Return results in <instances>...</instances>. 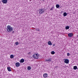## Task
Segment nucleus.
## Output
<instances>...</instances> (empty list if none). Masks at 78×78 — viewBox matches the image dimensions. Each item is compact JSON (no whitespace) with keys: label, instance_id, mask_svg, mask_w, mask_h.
<instances>
[{"label":"nucleus","instance_id":"nucleus-26","mask_svg":"<svg viewBox=\"0 0 78 78\" xmlns=\"http://www.w3.org/2000/svg\"><path fill=\"white\" fill-rule=\"evenodd\" d=\"M56 66L55 67V68H56Z\"/></svg>","mask_w":78,"mask_h":78},{"label":"nucleus","instance_id":"nucleus-8","mask_svg":"<svg viewBox=\"0 0 78 78\" xmlns=\"http://www.w3.org/2000/svg\"><path fill=\"white\" fill-rule=\"evenodd\" d=\"M15 66H16L18 67L20 66V63H19V62H17L16 63Z\"/></svg>","mask_w":78,"mask_h":78},{"label":"nucleus","instance_id":"nucleus-19","mask_svg":"<svg viewBox=\"0 0 78 78\" xmlns=\"http://www.w3.org/2000/svg\"><path fill=\"white\" fill-rule=\"evenodd\" d=\"M31 69V67L29 66L28 67L27 69V70H30Z\"/></svg>","mask_w":78,"mask_h":78},{"label":"nucleus","instance_id":"nucleus-14","mask_svg":"<svg viewBox=\"0 0 78 78\" xmlns=\"http://www.w3.org/2000/svg\"><path fill=\"white\" fill-rule=\"evenodd\" d=\"M10 58H11V59H12V58H14V55H11L10 56Z\"/></svg>","mask_w":78,"mask_h":78},{"label":"nucleus","instance_id":"nucleus-18","mask_svg":"<svg viewBox=\"0 0 78 78\" xmlns=\"http://www.w3.org/2000/svg\"><path fill=\"white\" fill-rule=\"evenodd\" d=\"M51 55H55V52L54 51H52L51 52Z\"/></svg>","mask_w":78,"mask_h":78},{"label":"nucleus","instance_id":"nucleus-16","mask_svg":"<svg viewBox=\"0 0 78 78\" xmlns=\"http://www.w3.org/2000/svg\"><path fill=\"white\" fill-rule=\"evenodd\" d=\"M64 16H67V13L66 12H65L63 13Z\"/></svg>","mask_w":78,"mask_h":78},{"label":"nucleus","instance_id":"nucleus-27","mask_svg":"<svg viewBox=\"0 0 78 78\" xmlns=\"http://www.w3.org/2000/svg\"><path fill=\"white\" fill-rule=\"evenodd\" d=\"M13 33H14V31L13 32Z\"/></svg>","mask_w":78,"mask_h":78},{"label":"nucleus","instance_id":"nucleus-4","mask_svg":"<svg viewBox=\"0 0 78 78\" xmlns=\"http://www.w3.org/2000/svg\"><path fill=\"white\" fill-rule=\"evenodd\" d=\"M45 62H51V58H49L48 59H46L45 60Z\"/></svg>","mask_w":78,"mask_h":78},{"label":"nucleus","instance_id":"nucleus-11","mask_svg":"<svg viewBox=\"0 0 78 78\" xmlns=\"http://www.w3.org/2000/svg\"><path fill=\"white\" fill-rule=\"evenodd\" d=\"M24 61H25V60L23 59H21L20 60V62L21 63H23V62H24Z\"/></svg>","mask_w":78,"mask_h":78},{"label":"nucleus","instance_id":"nucleus-20","mask_svg":"<svg viewBox=\"0 0 78 78\" xmlns=\"http://www.w3.org/2000/svg\"><path fill=\"white\" fill-rule=\"evenodd\" d=\"M19 44V42H18V41L15 43V44L16 45H18Z\"/></svg>","mask_w":78,"mask_h":78},{"label":"nucleus","instance_id":"nucleus-9","mask_svg":"<svg viewBox=\"0 0 78 78\" xmlns=\"http://www.w3.org/2000/svg\"><path fill=\"white\" fill-rule=\"evenodd\" d=\"M2 2L3 3H4V4H6L7 2H8V0H2Z\"/></svg>","mask_w":78,"mask_h":78},{"label":"nucleus","instance_id":"nucleus-22","mask_svg":"<svg viewBox=\"0 0 78 78\" xmlns=\"http://www.w3.org/2000/svg\"><path fill=\"white\" fill-rule=\"evenodd\" d=\"M67 56H70V54L69 53H67Z\"/></svg>","mask_w":78,"mask_h":78},{"label":"nucleus","instance_id":"nucleus-13","mask_svg":"<svg viewBox=\"0 0 78 78\" xmlns=\"http://www.w3.org/2000/svg\"><path fill=\"white\" fill-rule=\"evenodd\" d=\"M73 69L74 70H76V69H77V66H74Z\"/></svg>","mask_w":78,"mask_h":78},{"label":"nucleus","instance_id":"nucleus-17","mask_svg":"<svg viewBox=\"0 0 78 78\" xmlns=\"http://www.w3.org/2000/svg\"><path fill=\"white\" fill-rule=\"evenodd\" d=\"M65 29L66 30H68L69 29V26H66V27H65Z\"/></svg>","mask_w":78,"mask_h":78},{"label":"nucleus","instance_id":"nucleus-15","mask_svg":"<svg viewBox=\"0 0 78 78\" xmlns=\"http://www.w3.org/2000/svg\"><path fill=\"white\" fill-rule=\"evenodd\" d=\"M59 5H58V4H57L56 5V7L57 8H59Z\"/></svg>","mask_w":78,"mask_h":78},{"label":"nucleus","instance_id":"nucleus-6","mask_svg":"<svg viewBox=\"0 0 78 78\" xmlns=\"http://www.w3.org/2000/svg\"><path fill=\"white\" fill-rule=\"evenodd\" d=\"M73 35V33H70L68 34V37H72Z\"/></svg>","mask_w":78,"mask_h":78},{"label":"nucleus","instance_id":"nucleus-12","mask_svg":"<svg viewBox=\"0 0 78 78\" xmlns=\"http://www.w3.org/2000/svg\"><path fill=\"white\" fill-rule=\"evenodd\" d=\"M7 70L9 72H11V69L10 67H7Z\"/></svg>","mask_w":78,"mask_h":78},{"label":"nucleus","instance_id":"nucleus-2","mask_svg":"<svg viewBox=\"0 0 78 78\" xmlns=\"http://www.w3.org/2000/svg\"><path fill=\"white\" fill-rule=\"evenodd\" d=\"M33 58L34 59H39V55L35 53L34 54V55H33Z\"/></svg>","mask_w":78,"mask_h":78},{"label":"nucleus","instance_id":"nucleus-21","mask_svg":"<svg viewBox=\"0 0 78 78\" xmlns=\"http://www.w3.org/2000/svg\"><path fill=\"white\" fill-rule=\"evenodd\" d=\"M36 31H40V29H36Z\"/></svg>","mask_w":78,"mask_h":78},{"label":"nucleus","instance_id":"nucleus-3","mask_svg":"<svg viewBox=\"0 0 78 78\" xmlns=\"http://www.w3.org/2000/svg\"><path fill=\"white\" fill-rule=\"evenodd\" d=\"M44 10L43 9H39V13L40 14H44Z\"/></svg>","mask_w":78,"mask_h":78},{"label":"nucleus","instance_id":"nucleus-7","mask_svg":"<svg viewBox=\"0 0 78 78\" xmlns=\"http://www.w3.org/2000/svg\"><path fill=\"white\" fill-rule=\"evenodd\" d=\"M48 76V74L46 73H44L43 74L44 78H47Z\"/></svg>","mask_w":78,"mask_h":78},{"label":"nucleus","instance_id":"nucleus-5","mask_svg":"<svg viewBox=\"0 0 78 78\" xmlns=\"http://www.w3.org/2000/svg\"><path fill=\"white\" fill-rule=\"evenodd\" d=\"M64 59L65 60L64 62L66 64H69V59L66 58Z\"/></svg>","mask_w":78,"mask_h":78},{"label":"nucleus","instance_id":"nucleus-25","mask_svg":"<svg viewBox=\"0 0 78 78\" xmlns=\"http://www.w3.org/2000/svg\"><path fill=\"white\" fill-rule=\"evenodd\" d=\"M55 44H53V47H55Z\"/></svg>","mask_w":78,"mask_h":78},{"label":"nucleus","instance_id":"nucleus-10","mask_svg":"<svg viewBox=\"0 0 78 78\" xmlns=\"http://www.w3.org/2000/svg\"><path fill=\"white\" fill-rule=\"evenodd\" d=\"M48 45H52V44H53L51 41H49L48 42Z\"/></svg>","mask_w":78,"mask_h":78},{"label":"nucleus","instance_id":"nucleus-24","mask_svg":"<svg viewBox=\"0 0 78 78\" xmlns=\"http://www.w3.org/2000/svg\"><path fill=\"white\" fill-rule=\"evenodd\" d=\"M53 10V8H51L50 9V10H51V11H52V10Z\"/></svg>","mask_w":78,"mask_h":78},{"label":"nucleus","instance_id":"nucleus-23","mask_svg":"<svg viewBox=\"0 0 78 78\" xmlns=\"http://www.w3.org/2000/svg\"><path fill=\"white\" fill-rule=\"evenodd\" d=\"M30 54H31V52H29L28 53V55H30Z\"/></svg>","mask_w":78,"mask_h":78},{"label":"nucleus","instance_id":"nucleus-1","mask_svg":"<svg viewBox=\"0 0 78 78\" xmlns=\"http://www.w3.org/2000/svg\"><path fill=\"white\" fill-rule=\"evenodd\" d=\"M6 30L8 32H10L13 30V28L11 26L8 25L7 27Z\"/></svg>","mask_w":78,"mask_h":78}]
</instances>
